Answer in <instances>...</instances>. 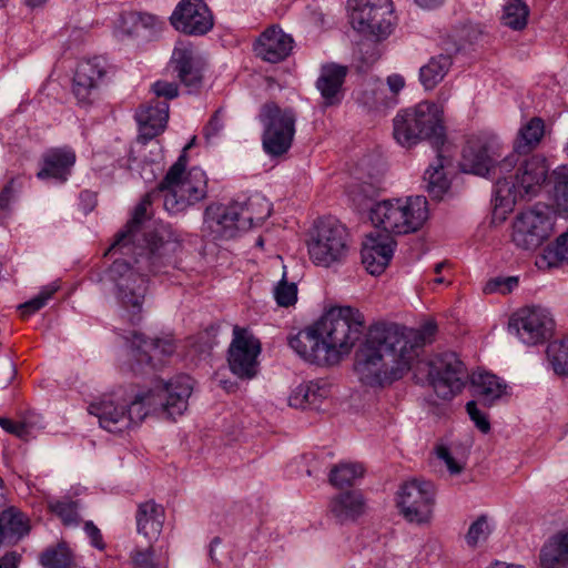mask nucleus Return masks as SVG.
<instances>
[{
  "mask_svg": "<svg viewBox=\"0 0 568 568\" xmlns=\"http://www.w3.org/2000/svg\"><path fill=\"white\" fill-rule=\"evenodd\" d=\"M190 146H184L155 191L162 194L163 205L170 213L183 212L207 195L206 173L197 166L186 170V151ZM153 194L148 193L135 206L132 219L105 252V255L114 257L105 272V281L111 285L118 304L133 323L141 318L149 274L160 272L158 262L163 242L144 226Z\"/></svg>",
  "mask_w": 568,
  "mask_h": 568,
  "instance_id": "nucleus-1",
  "label": "nucleus"
},
{
  "mask_svg": "<svg viewBox=\"0 0 568 568\" xmlns=\"http://www.w3.org/2000/svg\"><path fill=\"white\" fill-rule=\"evenodd\" d=\"M503 144L491 133L470 136L463 149L460 169L463 172L496 179L494 186L495 211L505 214L513 210L517 200L536 195L547 180L548 165L545 158L534 155L513 173L516 154L508 155L500 163Z\"/></svg>",
  "mask_w": 568,
  "mask_h": 568,
  "instance_id": "nucleus-2",
  "label": "nucleus"
},
{
  "mask_svg": "<svg viewBox=\"0 0 568 568\" xmlns=\"http://www.w3.org/2000/svg\"><path fill=\"white\" fill-rule=\"evenodd\" d=\"M364 315L351 306L328 310L315 324L290 338L291 348L304 361L326 366L338 363L361 338Z\"/></svg>",
  "mask_w": 568,
  "mask_h": 568,
  "instance_id": "nucleus-3",
  "label": "nucleus"
},
{
  "mask_svg": "<svg viewBox=\"0 0 568 568\" xmlns=\"http://www.w3.org/2000/svg\"><path fill=\"white\" fill-rule=\"evenodd\" d=\"M399 331L387 322L368 328L364 343L355 356L354 371L366 386L384 387L400 379L412 366L407 353L400 347Z\"/></svg>",
  "mask_w": 568,
  "mask_h": 568,
  "instance_id": "nucleus-4",
  "label": "nucleus"
},
{
  "mask_svg": "<svg viewBox=\"0 0 568 568\" xmlns=\"http://www.w3.org/2000/svg\"><path fill=\"white\" fill-rule=\"evenodd\" d=\"M89 414L98 418L101 428L120 434L139 425L148 415L143 404V389L119 387L89 405Z\"/></svg>",
  "mask_w": 568,
  "mask_h": 568,
  "instance_id": "nucleus-5",
  "label": "nucleus"
},
{
  "mask_svg": "<svg viewBox=\"0 0 568 568\" xmlns=\"http://www.w3.org/2000/svg\"><path fill=\"white\" fill-rule=\"evenodd\" d=\"M394 138L405 148H410L422 140H429L435 149L445 145L442 109L432 102H420L414 108L405 109L393 120Z\"/></svg>",
  "mask_w": 568,
  "mask_h": 568,
  "instance_id": "nucleus-6",
  "label": "nucleus"
},
{
  "mask_svg": "<svg viewBox=\"0 0 568 568\" xmlns=\"http://www.w3.org/2000/svg\"><path fill=\"white\" fill-rule=\"evenodd\" d=\"M427 219L428 203L422 195L381 201L371 209L373 224L394 234L416 232Z\"/></svg>",
  "mask_w": 568,
  "mask_h": 568,
  "instance_id": "nucleus-7",
  "label": "nucleus"
},
{
  "mask_svg": "<svg viewBox=\"0 0 568 568\" xmlns=\"http://www.w3.org/2000/svg\"><path fill=\"white\" fill-rule=\"evenodd\" d=\"M427 381L438 398L450 400L465 387L468 372L465 364L454 352L434 355L425 363Z\"/></svg>",
  "mask_w": 568,
  "mask_h": 568,
  "instance_id": "nucleus-8",
  "label": "nucleus"
},
{
  "mask_svg": "<svg viewBox=\"0 0 568 568\" xmlns=\"http://www.w3.org/2000/svg\"><path fill=\"white\" fill-rule=\"evenodd\" d=\"M192 392L193 379L186 375L159 383L151 389H143V404L146 415L164 414L168 417L183 415L187 409Z\"/></svg>",
  "mask_w": 568,
  "mask_h": 568,
  "instance_id": "nucleus-9",
  "label": "nucleus"
},
{
  "mask_svg": "<svg viewBox=\"0 0 568 568\" xmlns=\"http://www.w3.org/2000/svg\"><path fill=\"white\" fill-rule=\"evenodd\" d=\"M258 119L263 125L262 142L265 152L273 156L286 153L295 134V112L267 102L261 108Z\"/></svg>",
  "mask_w": 568,
  "mask_h": 568,
  "instance_id": "nucleus-10",
  "label": "nucleus"
},
{
  "mask_svg": "<svg viewBox=\"0 0 568 568\" xmlns=\"http://www.w3.org/2000/svg\"><path fill=\"white\" fill-rule=\"evenodd\" d=\"M352 27L375 40L386 39L394 30L396 18L392 0H351Z\"/></svg>",
  "mask_w": 568,
  "mask_h": 568,
  "instance_id": "nucleus-11",
  "label": "nucleus"
},
{
  "mask_svg": "<svg viewBox=\"0 0 568 568\" xmlns=\"http://www.w3.org/2000/svg\"><path fill=\"white\" fill-rule=\"evenodd\" d=\"M307 250L316 265L328 267L341 262L348 250L346 229L335 220H320L311 232Z\"/></svg>",
  "mask_w": 568,
  "mask_h": 568,
  "instance_id": "nucleus-12",
  "label": "nucleus"
},
{
  "mask_svg": "<svg viewBox=\"0 0 568 568\" xmlns=\"http://www.w3.org/2000/svg\"><path fill=\"white\" fill-rule=\"evenodd\" d=\"M396 505L406 521L418 526L428 524L435 505V487L423 479L405 481L397 491Z\"/></svg>",
  "mask_w": 568,
  "mask_h": 568,
  "instance_id": "nucleus-13",
  "label": "nucleus"
},
{
  "mask_svg": "<svg viewBox=\"0 0 568 568\" xmlns=\"http://www.w3.org/2000/svg\"><path fill=\"white\" fill-rule=\"evenodd\" d=\"M508 331L523 344L536 346L551 338L555 321L548 310L540 306H526L510 316Z\"/></svg>",
  "mask_w": 568,
  "mask_h": 568,
  "instance_id": "nucleus-14",
  "label": "nucleus"
},
{
  "mask_svg": "<svg viewBox=\"0 0 568 568\" xmlns=\"http://www.w3.org/2000/svg\"><path fill=\"white\" fill-rule=\"evenodd\" d=\"M552 229V219L547 212L529 210L515 219L511 239L517 247L534 251L549 239Z\"/></svg>",
  "mask_w": 568,
  "mask_h": 568,
  "instance_id": "nucleus-15",
  "label": "nucleus"
},
{
  "mask_svg": "<svg viewBox=\"0 0 568 568\" xmlns=\"http://www.w3.org/2000/svg\"><path fill=\"white\" fill-rule=\"evenodd\" d=\"M261 343L247 329L235 326L229 348V366L240 378L251 379L257 374Z\"/></svg>",
  "mask_w": 568,
  "mask_h": 568,
  "instance_id": "nucleus-16",
  "label": "nucleus"
},
{
  "mask_svg": "<svg viewBox=\"0 0 568 568\" xmlns=\"http://www.w3.org/2000/svg\"><path fill=\"white\" fill-rule=\"evenodd\" d=\"M173 27L186 34L202 36L213 27V16L203 0H182L174 10Z\"/></svg>",
  "mask_w": 568,
  "mask_h": 568,
  "instance_id": "nucleus-17",
  "label": "nucleus"
},
{
  "mask_svg": "<svg viewBox=\"0 0 568 568\" xmlns=\"http://www.w3.org/2000/svg\"><path fill=\"white\" fill-rule=\"evenodd\" d=\"M241 220L240 204H211L204 212V230L209 231L214 240L232 239L239 232L245 231L242 229Z\"/></svg>",
  "mask_w": 568,
  "mask_h": 568,
  "instance_id": "nucleus-18",
  "label": "nucleus"
},
{
  "mask_svg": "<svg viewBox=\"0 0 568 568\" xmlns=\"http://www.w3.org/2000/svg\"><path fill=\"white\" fill-rule=\"evenodd\" d=\"M396 242L389 232L375 231L369 233L362 245V262L372 275L384 272L389 264Z\"/></svg>",
  "mask_w": 568,
  "mask_h": 568,
  "instance_id": "nucleus-19",
  "label": "nucleus"
},
{
  "mask_svg": "<svg viewBox=\"0 0 568 568\" xmlns=\"http://www.w3.org/2000/svg\"><path fill=\"white\" fill-rule=\"evenodd\" d=\"M128 341L130 353L139 365L152 364L155 366L175 351L174 341L170 336L146 338L143 334L133 332Z\"/></svg>",
  "mask_w": 568,
  "mask_h": 568,
  "instance_id": "nucleus-20",
  "label": "nucleus"
},
{
  "mask_svg": "<svg viewBox=\"0 0 568 568\" xmlns=\"http://www.w3.org/2000/svg\"><path fill=\"white\" fill-rule=\"evenodd\" d=\"M294 40L280 27L267 28L256 40L254 51L257 57L270 63L285 60L293 51Z\"/></svg>",
  "mask_w": 568,
  "mask_h": 568,
  "instance_id": "nucleus-21",
  "label": "nucleus"
},
{
  "mask_svg": "<svg viewBox=\"0 0 568 568\" xmlns=\"http://www.w3.org/2000/svg\"><path fill=\"white\" fill-rule=\"evenodd\" d=\"M104 75L105 62L103 59L93 58L80 62L73 78V92L77 99L82 103L88 102Z\"/></svg>",
  "mask_w": 568,
  "mask_h": 568,
  "instance_id": "nucleus-22",
  "label": "nucleus"
},
{
  "mask_svg": "<svg viewBox=\"0 0 568 568\" xmlns=\"http://www.w3.org/2000/svg\"><path fill=\"white\" fill-rule=\"evenodd\" d=\"M139 124V138L149 141L161 134L169 120V103L166 101H153L142 105L135 113Z\"/></svg>",
  "mask_w": 568,
  "mask_h": 568,
  "instance_id": "nucleus-23",
  "label": "nucleus"
},
{
  "mask_svg": "<svg viewBox=\"0 0 568 568\" xmlns=\"http://www.w3.org/2000/svg\"><path fill=\"white\" fill-rule=\"evenodd\" d=\"M331 396V385L323 379L300 384L288 396V405L301 409H318Z\"/></svg>",
  "mask_w": 568,
  "mask_h": 568,
  "instance_id": "nucleus-24",
  "label": "nucleus"
},
{
  "mask_svg": "<svg viewBox=\"0 0 568 568\" xmlns=\"http://www.w3.org/2000/svg\"><path fill=\"white\" fill-rule=\"evenodd\" d=\"M347 74L345 65L327 63L321 68L316 88L326 106L338 104L342 100V87Z\"/></svg>",
  "mask_w": 568,
  "mask_h": 568,
  "instance_id": "nucleus-25",
  "label": "nucleus"
},
{
  "mask_svg": "<svg viewBox=\"0 0 568 568\" xmlns=\"http://www.w3.org/2000/svg\"><path fill=\"white\" fill-rule=\"evenodd\" d=\"M75 163V153L71 149H54L47 152L43 156V166L38 172V178L54 179L59 182H65Z\"/></svg>",
  "mask_w": 568,
  "mask_h": 568,
  "instance_id": "nucleus-26",
  "label": "nucleus"
},
{
  "mask_svg": "<svg viewBox=\"0 0 568 568\" xmlns=\"http://www.w3.org/2000/svg\"><path fill=\"white\" fill-rule=\"evenodd\" d=\"M470 382L475 396L484 405L490 406L508 394L507 384L498 376L488 372L473 373Z\"/></svg>",
  "mask_w": 568,
  "mask_h": 568,
  "instance_id": "nucleus-27",
  "label": "nucleus"
},
{
  "mask_svg": "<svg viewBox=\"0 0 568 568\" xmlns=\"http://www.w3.org/2000/svg\"><path fill=\"white\" fill-rule=\"evenodd\" d=\"M436 150V159L428 165L424 173V182L426 190L434 199H442L449 189V180L447 179L445 168L449 163L448 158L445 155L444 146Z\"/></svg>",
  "mask_w": 568,
  "mask_h": 568,
  "instance_id": "nucleus-28",
  "label": "nucleus"
},
{
  "mask_svg": "<svg viewBox=\"0 0 568 568\" xmlns=\"http://www.w3.org/2000/svg\"><path fill=\"white\" fill-rule=\"evenodd\" d=\"M387 323L390 324V322ZM392 325L399 331L403 339L399 345L407 353L410 363L417 356V349L430 342L437 331V325L433 321L425 322L419 329H410L396 323H392Z\"/></svg>",
  "mask_w": 568,
  "mask_h": 568,
  "instance_id": "nucleus-29",
  "label": "nucleus"
},
{
  "mask_svg": "<svg viewBox=\"0 0 568 568\" xmlns=\"http://www.w3.org/2000/svg\"><path fill=\"white\" fill-rule=\"evenodd\" d=\"M172 64L178 78L185 87L191 90L199 87L202 77L195 67L191 48L176 47L172 54Z\"/></svg>",
  "mask_w": 568,
  "mask_h": 568,
  "instance_id": "nucleus-30",
  "label": "nucleus"
},
{
  "mask_svg": "<svg viewBox=\"0 0 568 568\" xmlns=\"http://www.w3.org/2000/svg\"><path fill=\"white\" fill-rule=\"evenodd\" d=\"M165 510L153 499L140 503L135 511L138 532H161L164 528Z\"/></svg>",
  "mask_w": 568,
  "mask_h": 568,
  "instance_id": "nucleus-31",
  "label": "nucleus"
},
{
  "mask_svg": "<svg viewBox=\"0 0 568 568\" xmlns=\"http://www.w3.org/2000/svg\"><path fill=\"white\" fill-rule=\"evenodd\" d=\"M234 203L241 206V225L245 231L260 225L271 215V203L260 194H254L244 202Z\"/></svg>",
  "mask_w": 568,
  "mask_h": 568,
  "instance_id": "nucleus-32",
  "label": "nucleus"
},
{
  "mask_svg": "<svg viewBox=\"0 0 568 568\" xmlns=\"http://www.w3.org/2000/svg\"><path fill=\"white\" fill-rule=\"evenodd\" d=\"M544 568H568V535H555L540 550Z\"/></svg>",
  "mask_w": 568,
  "mask_h": 568,
  "instance_id": "nucleus-33",
  "label": "nucleus"
},
{
  "mask_svg": "<svg viewBox=\"0 0 568 568\" xmlns=\"http://www.w3.org/2000/svg\"><path fill=\"white\" fill-rule=\"evenodd\" d=\"M365 503L358 491L338 495L331 503V511L341 521L353 520L364 513Z\"/></svg>",
  "mask_w": 568,
  "mask_h": 568,
  "instance_id": "nucleus-34",
  "label": "nucleus"
},
{
  "mask_svg": "<svg viewBox=\"0 0 568 568\" xmlns=\"http://www.w3.org/2000/svg\"><path fill=\"white\" fill-rule=\"evenodd\" d=\"M43 568H75V556L67 541L61 540L47 547L39 556Z\"/></svg>",
  "mask_w": 568,
  "mask_h": 568,
  "instance_id": "nucleus-35",
  "label": "nucleus"
},
{
  "mask_svg": "<svg viewBox=\"0 0 568 568\" xmlns=\"http://www.w3.org/2000/svg\"><path fill=\"white\" fill-rule=\"evenodd\" d=\"M545 134V122L540 118H531L518 131L515 141V152L526 154L534 150L541 141Z\"/></svg>",
  "mask_w": 568,
  "mask_h": 568,
  "instance_id": "nucleus-36",
  "label": "nucleus"
},
{
  "mask_svg": "<svg viewBox=\"0 0 568 568\" xmlns=\"http://www.w3.org/2000/svg\"><path fill=\"white\" fill-rule=\"evenodd\" d=\"M453 64L450 55L439 54L420 68L419 81L425 90H433L448 73Z\"/></svg>",
  "mask_w": 568,
  "mask_h": 568,
  "instance_id": "nucleus-37",
  "label": "nucleus"
},
{
  "mask_svg": "<svg viewBox=\"0 0 568 568\" xmlns=\"http://www.w3.org/2000/svg\"><path fill=\"white\" fill-rule=\"evenodd\" d=\"M562 261H568V230L536 257L535 264L540 270H547Z\"/></svg>",
  "mask_w": 568,
  "mask_h": 568,
  "instance_id": "nucleus-38",
  "label": "nucleus"
},
{
  "mask_svg": "<svg viewBox=\"0 0 568 568\" xmlns=\"http://www.w3.org/2000/svg\"><path fill=\"white\" fill-rule=\"evenodd\" d=\"M158 23H160L159 18L152 14L125 13L118 20L114 34L116 38L123 39L134 34L139 26L155 27Z\"/></svg>",
  "mask_w": 568,
  "mask_h": 568,
  "instance_id": "nucleus-39",
  "label": "nucleus"
},
{
  "mask_svg": "<svg viewBox=\"0 0 568 568\" xmlns=\"http://www.w3.org/2000/svg\"><path fill=\"white\" fill-rule=\"evenodd\" d=\"M552 197L558 211L568 214V165L555 169L549 178Z\"/></svg>",
  "mask_w": 568,
  "mask_h": 568,
  "instance_id": "nucleus-40",
  "label": "nucleus"
},
{
  "mask_svg": "<svg viewBox=\"0 0 568 568\" xmlns=\"http://www.w3.org/2000/svg\"><path fill=\"white\" fill-rule=\"evenodd\" d=\"M364 466L359 463H339L329 473V483L336 487L351 486L364 475Z\"/></svg>",
  "mask_w": 568,
  "mask_h": 568,
  "instance_id": "nucleus-41",
  "label": "nucleus"
},
{
  "mask_svg": "<svg viewBox=\"0 0 568 568\" xmlns=\"http://www.w3.org/2000/svg\"><path fill=\"white\" fill-rule=\"evenodd\" d=\"M358 100L368 108H388L397 103L396 99L387 97L386 89L381 80L369 82Z\"/></svg>",
  "mask_w": 568,
  "mask_h": 568,
  "instance_id": "nucleus-42",
  "label": "nucleus"
},
{
  "mask_svg": "<svg viewBox=\"0 0 568 568\" xmlns=\"http://www.w3.org/2000/svg\"><path fill=\"white\" fill-rule=\"evenodd\" d=\"M48 508L52 514L58 516L67 527H72L79 523V505L69 497L49 499Z\"/></svg>",
  "mask_w": 568,
  "mask_h": 568,
  "instance_id": "nucleus-43",
  "label": "nucleus"
},
{
  "mask_svg": "<svg viewBox=\"0 0 568 568\" xmlns=\"http://www.w3.org/2000/svg\"><path fill=\"white\" fill-rule=\"evenodd\" d=\"M31 529L28 517L16 507L0 513V532H29Z\"/></svg>",
  "mask_w": 568,
  "mask_h": 568,
  "instance_id": "nucleus-44",
  "label": "nucleus"
},
{
  "mask_svg": "<svg viewBox=\"0 0 568 568\" xmlns=\"http://www.w3.org/2000/svg\"><path fill=\"white\" fill-rule=\"evenodd\" d=\"M528 13L526 3L521 0H510L504 7L501 20L505 26L520 30L527 24Z\"/></svg>",
  "mask_w": 568,
  "mask_h": 568,
  "instance_id": "nucleus-45",
  "label": "nucleus"
},
{
  "mask_svg": "<svg viewBox=\"0 0 568 568\" xmlns=\"http://www.w3.org/2000/svg\"><path fill=\"white\" fill-rule=\"evenodd\" d=\"M131 558L134 568H165L169 561L166 551L156 554L153 547L135 550Z\"/></svg>",
  "mask_w": 568,
  "mask_h": 568,
  "instance_id": "nucleus-46",
  "label": "nucleus"
},
{
  "mask_svg": "<svg viewBox=\"0 0 568 568\" xmlns=\"http://www.w3.org/2000/svg\"><path fill=\"white\" fill-rule=\"evenodd\" d=\"M58 290L59 285L57 283H51L42 287V290L39 292L37 296L19 305L18 310L20 312V316L23 320H27L36 312L44 307Z\"/></svg>",
  "mask_w": 568,
  "mask_h": 568,
  "instance_id": "nucleus-47",
  "label": "nucleus"
},
{
  "mask_svg": "<svg viewBox=\"0 0 568 568\" xmlns=\"http://www.w3.org/2000/svg\"><path fill=\"white\" fill-rule=\"evenodd\" d=\"M547 355L556 374H568V339L550 343L547 347Z\"/></svg>",
  "mask_w": 568,
  "mask_h": 568,
  "instance_id": "nucleus-48",
  "label": "nucleus"
},
{
  "mask_svg": "<svg viewBox=\"0 0 568 568\" xmlns=\"http://www.w3.org/2000/svg\"><path fill=\"white\" fill-rule=\"evenodd\" d=\"M274 298L276 303L282 307L292 306L297 301V286L294 282L287 281L285 270L283 272L281 281L274 288Z\"/></svg>",
  "mask_w": 568,
  "mask_h": 568,
  "instance_id": "nucleus-49",
  "label": "nucleus"
},
{
  "mask_svg": "<svg viewBox=\"0 0 568 568\" xmlns=\"http://www.w3.org/2000/svg\"><path fill=\"white\" fill-rule=\"evenodd\" d=\"M518 286V277L508 276V277H496L487 282L485 285V293H500L508 294L513 292Z\"/></svg>",
  "mask_w": 568,
  "mask_h": 568,
  "instance_id": "nucleus-50",
  "label": "nucleus"
},
{
  "mask_svg": "<svg viewBox=\"0 0 568 568\" xmlns=\"http://www.w3.org/2000/svg\"><path fill=\"white\" fill-rule=\"evenodd\" d=\"M39 417L37 415H28L23 418L17 420L13 434L14 436L28 440L32 435L34 429L38 427Z\"/></svg>",
  "mask_w": 568,
  "mask_h": 568,
  "instance_id": "nucleus-51",
  "label": "nucleus"
},
{
  "mask_svg": "<svg viewBox=\"0 0 568 568\" xmlns=\"http://www.w3.org/2000/svg\"><path fill=\"white\" fill-rule=\"evenodd\" d=\"M437 457L444 462L448 471L452 475H457L464 469L465 463L454 457L450 449L445 445H438L436 447Z\"/></svg>",
  "mask_w": 568,
  "mask_h": 568,
  "instance_id": "nucleus-52",
  "label": "nucleus"
},
{
  "mask_svg": "<svg viewBox=\"0 0 568 568\" xmlns=\"http://www.w3.org/2000/svg\"><path fill=\"white\" fill-rule=\"evenodd\" d=\"M466 410L470 417V419L475 423L476 427L483 432L488 433L490 429V424L487 416L480 412L477 407L475 400L468 402L466 405Z\"/></svg>",
  "mask_w": 568,
  "mask_h": 568,
  "instance_id": "nucleus-53",
  "label": "nucleus"
},
{
  "mask_svg": "<svg viewBox=\"0 0 568 568\" xmlns=\"http://www.w3.org/2000/svg\"><path fill=\"white\" fill-rule=\"evenodd\" d=\"M152 90L158 98L162 97L165 100L174 99L179 94L178 85L173 82H168L164 80L154 82Z\"/></svg>",
  "mask_w": 568,
  "mask_h": 568,
  "instance_id": "nucleus-54",
  "label": "nucleus"
},
{
  "mask_svg": "<svg viewBox=\"0 0 568 568\" xmlns=\"http://www.w3.org/2000/svg\"><path fill=\"white\" fill-rule=\"evenodd\" d=\"M496 529L495 523L488 515L478 516L469 526L467 532H485Z\"/></svg>",
  "mask_w": 568,
  "mask_h": 568,
  "instance_id": "nucleus-55",
  "label": "nucleus"
},
{
  "mask_svg": "<svg viewBox=\"0 0 568 568\" xmlns=\"http://www.w3.org/2000/svg\"><path fill=\"white\" fill-rule=\"evenodd\" d=\"M223 118H222V111L219 110L214 113V115L211 118L209 124L204 129V134L207 140L211 138L216 136L223 129Z\"/></svg>",
  "mask_w": 568,
  "mask_h": 568,
  "instance_id": "nucleus-56",
  "label": "nucleus"
},
{
  "mask_svg": "<svg viewBox=\"0 0 568 568\" xmlns=\"http://www.w3.org/2000/svg\"><path fill=\"white\" fill-rule=\"evenodd\" d=\"M386 85L389 92L392 93L393 99L403 90L405 87V79L403 75L394 73L387 77Z\"/></svg>",
  "mask_w": 568,
  "mask_h": 568,
  "instance_id": "nucleus-57",
  "label": "nucleus"
},
{
  "mask_svg": "<svg viewBox=\"0 0 568 568\" xmlns=\"http://www.w3.org/2000/svg\"><path fill=\"white\" fill-rule=\"evenodd\" d=\"M22 556L17 551H8L0 558V568H18Z\"/></svg>",
  "mask_w": 568,
  "mask_h": 568,
  "instance_id": "nucleus-58",
  "label": "nucleus"
},
{
  "mask_svg": "<svg viewBox=\"0 0 568 568\" xmlns=\"http://www.w3.org/2000/svg\"><path fill=\"white\" fill-rule=\"evenodd\" d=\"M12 199V187L11 184L3 187L0 193V212L6 211L9 206V203Z\"/></svg>",
  "mask_w": 568,
  "mask_h": 568,
  "instance_id": "nucleus-59",
  "label": "nucleus"
},
{
  "mask_svg": "<svg viewBox=\"0 0 568 568\" xmlns=\"http://www.w3.org/2000/svg\"><path fill=\"white\" fill-rule=\"evenodd\" d=\"M17 420L0 416V427L9 434H13Z\"/></svg>",
  "mask_w": 568,
  "mask_h": 568,
  "instance_id": "nucleus-60",
  "label": "nucleus"
},
{
  "mask_svg": "<svg viewBox=\"0 0 568 568\" xmlns=\"http://www.w3.org/2000/svg\"><path fill=\"white\" fill-rule=\"evenodd\" d=\"M444 0H415V2L422 8H435L439 6Z\"/></svg>",
  "mask_w": 568,
  "mask_h": 568,
  "instance_id": "nucleus-61",
  "label": "nucleus"
},
{
  "mask_svg": "<svg viewBox=\"0 0 568 568\" xmlns=\"http://www.w3.org/2000/svg\"><path fill=\"white\" fill-rule=\"evenodd\" d=\"M84 530H85V532H92V534L100 532L99 528L92 521H87L84 524Z\"/></svg>",
  "mask_w": 568,
  "mask_h": 568,
  "instance_id": "nucleus-62",
  "label": "nucleus"
},
{
  "mask_svg": "<svg viewBox=\"0 0 568 568\" xmlns=\"http://www.w3.org/2000/svg\"><path fill=\"white\" fill-rule=\"evenodd\" d=\"M488 568H520V567L514 566L510 564H506V562H501V561H496L493 565H490Z\"/></svg>",
  "mask_w": 568,
  "mask_h": 568,
  "instance_id": "nucleus-63",
  "label": "nucleus"
},
{
  "mask_svg": "<svg viewBox=\"0 0 568 568\" xmlns=\"http://www.w3.org/2000/svg\"><path fill=\"white\" fill-rule=\"evenodd\" d=\"M93 545L97 546L98 548L100 549H103L104 546L102 544V538H101V535H93Z\"/></svg>",
  "mask_w": 568,
  "mask_h": 568,
  "instance_id": "nucleus-64",
  "label": "nucleus"
}]
</instances>
